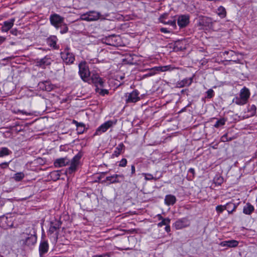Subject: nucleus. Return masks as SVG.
I'll list each match as a JSON object with an SVG mask.
<instances>
[{
    "label": "nucleus",
    "mask_w": 257,
    "mask_h": 257,
    "mask_svg": "<svg viewBox=\"0 0 257 257\" xmlns=\"http://www.w3.org/2000/svg\"><path fill=\"white\" fill-rule=\"evenodd\" d=\"M250 110L251 111H252L254 113L256 111V106L255 105H252L251 106H250Z\"/></svg>",
    "instance_id": "nucleus-53"
},
{
    "label": "nucleus",
    "mask_w": 257,
    "mask_h": 257,
    "mask_svg": "<svg viewBox=\"0 0 257 257\" xmlns=\"http://www.w3.org/2000/svg\"><path fill=\"white\" fill-rule=\"evenodd\" d=\"M36 242V235L31 232H28L27 230L20 234L18 240L19 244L23 247L34 245Z\"/></svg>",
    "instance_id": "nucleus-1"
},
{
    "label": "nucleus",
    "mask_w": 257,
    "mask_h": 257,
    "mask_svg": "<svg viewBox=\"0 0 257 257\" xmlns=\"http://www.w3.org/2000/svg\"><path fill=\"white\" fill-rule=\"evenodd\" d=\"M225 207H226V209L229 213H232L236 208L237 206L232 202H228L226 203L225 205Z\"/></svg>",
    "instance_id": "nucleus-31"
},
{
    "label": "nucleus",
    "mask_w": 257,
    "mask_h": 257,
    "mask_svg": "<svg viewBox=\"0 0 257 257\" xmlns=\"http://www.w3.org/2000/svg\"><path fill=\"white\" fill-rule=\"evenodd\" d=\"M124 149L125 146L123 143L119 144L111 155V158L118 157L124 151Z\"/></svg>",
    "instance_id": "nucleus-16"
},
{
    "label": "nucleus",
    "mask_w": 257,
    "mask_h": 257,
    "mask_svg": "<svg viewBox=\"0 0 257 257\" xmlns=\"http://www.w3.org/2000/svg\"><path fill=\"white\" fill-rule=\"evenodd\" d=\"M80 159V156L78 155H75L71 160L70 162V166L66 170V172L68 173L69 174H72L75 172L76 171L77 167L79 164Z\"/></svg>",
    "instance_id": "nucleus-11"
},
{
    "label": "nucleus",
    "mask_w": 257,
    "mask_h": 257,
    "mask_svg": "<svg viewBox=\"0 0 257 257\" xmlns=\"http://www.w3.org/2000/svg\"><path fill=\"white\" fill-rule=\"evenodd\" d=\"M239 95L243 98V99H244L246 102H247L250 96V92L249 89L246 87H244L240 90Z\"/></svg>",
    "instance_id": "nucleus-20"
},
{
    "label": "nucleus",
    "mask_w": 257,
    "mask_h": 257,
    "mask_svg": "<svg viewBox=\"0 0 257 257\" xmlns=\"http://www.w3.org/2000/svg\"><path fill=\"white\" fill-rule=\"evenodd\" d=\"M127 162L126 159L123 158L120 161L118 166L121 167H124L126 166Z\"/></svg>",
    "instance_id": "nucleus-40"
},
{
    "label": "nucleus",
    "mask_w": 257,
    "mask_h": 257,
    "mask_svg": "<svg viewBox=\"0 0 257 257\" xmlns=\"http://www.w3.org/2000/svg\"><path fill=\"white\" fill-rule=\"evenodd\" d=\"M49 19L51 24L56 29H58L59 26L64 22V18L57 14L51 15Z\"/></svg>",
    "instance_id": "nucleus-9"
},
{
    "label": "nucleus",
    "mask_w": 257,
    "mask_h": 257,
    "mask_svg": "<svg viewBox=\"0 0 257 257\" xmlns=\"http://www.w3.org/2000/svg\"><path fill=\"white\" fill-rule=\"evenodd\" d=\"M25 177V175L23 172H19L16 173L13 178L16 181H20Z\"/></svg>",
    "instance_id": "nucleus-33"
},
{
    "label": "nucleus",
    "mask_w": 257,
    "mask_h": 257,
    "mask_svg": "<svg viewBox=\"0 0 257 257\" xmlns=\"http://www.w3.org/2000/svg\"><path fill=\"white\" fill-rule=\"evenodd\" d=\"M234 54V52L233 51H226L223 52L222 55L225 56V55L230 54L231 56H232Z\"/></svg>",
    "instance_id": "nucleus-47"
},
{
    "label": "nucleus",
    "mask_w": 257,
    "mask_h": 257,
    "mask_svg": "<svg viewBox=\"0 0 257 257\" xmlns=\"http://www.w3.org/2000/svg\"><path fill=\"white\" fill-rule=\"evenodd\" d=\"M12 153V151L7 147L0 148V158L9 156Z\"/></svg>",
    "instance_id": "nucleus-28"
},
{
    "label": "nucleus",
    "mask_w": 257,
    "mask_h": 257,
    "mask_svg": "<svg viewBox=\"0 0 257 257\" xmlns=\"http://www.w3.org/2000/svg\"><path fill=\"white\" fill-rule=\"evenodd\" d=\"M116 39V37L113 36H109L106 39V41L108 42L107 44L111 46H115L116 44L113 41Z\"/></svg>",
    "instance_id": "nucleus-36"
},
{
    "label": "nucleus",
    "mask_w": 257,
    "mask_h": 257,
    "mask_svg": "<svg viewBox=\"0 0 257 257\" xmlns=\"http://www.w3.org/2000/svg\"><path fill=\"white\" fill-rule=\"evenodd\" d=\"M190 224V221L186 217L180 218L176 220L173 224V226L176 229L179 230L188 227Z\"/></svg>",
    "instance_id": "nucleus-8"
},
{
    "label": "nucleus",
    "mask_w": 257,
    "mask_h": 257,
    "mask_svg": "<svg viewBox=\"0 0 257 257\" xmlns=\"http://www.w3.org/2000/svg\"><path fill=\"white\" fill-rule=\"evenodd\" d=\"M157 74L156 70H154V67L152 68L150 72L147 74V76H151L155 75Z\"/></svg>",
    "instance_id": "nucleus-42"
},
{
    "label": "nucleus",
    "mask_w": 257,
    "mask_h": 257,
    "mask_svg": "<svg viewBox=\"0 0 257 257\" xmlns=\"http://www.w3.org/2000/svg\"><path fill=\"white\" fill-rule=\"evenodd\" d=\"M225 209H226V207H225V205H218L216 207V210L217 212L218 213L220 214L222 213L223 210Z\"/></svg>",
    "instance_id": "nucleus-38"
},
{
    "label": "nucleus",
    "mask_w": 257,
    "mask_h": 257,
    "mask_svg": "<svg viewBox=\"0 0 257 257\" xmlns=\"http://www.w3.org/2000/svg\"><path fill=\"white\" fill-rule=\"evenodd\" d=\"M254 208L249 203H247L243 208V213L246 215H250L254 211Z\"/></svg>",
    "instance_id": "nucleus-24"
},
{
    "label": "nucleus",
    "mask_w": 257,
    "mask_h": 257,
    "mask_svg": "<svg viewBox=\"0 0 257 257\" xmlns=\"http://www.w3.org/2000/svg\"><path fill=\"white\" fill-rule=\"evenodd\" d=\"M57 38L55 36L50 37L47 40L48 44L54 48H57Z\"/></svg>",
    "instance_id": "nucleus-26"
},
{
    "label": "nucleus",
    "mask_w": 257,
    "mask_h": 257,
    "mask_svg": "<svg viewBox=\"0 0 257 257\" xmlns=\"http://www.w3.org/2000/svg\"><path fill=\"white\" fill-rule=\"evenodd\" d=\"M176 202V197L173 195H167L165 196V203L167 205H173Z\"/></svg>",
    "instance_id": "nucleus-22"
},
{
    "label": "nucleus",
    "mask_w": 257,
    "mask_h": 257,
    "mask_svg": "<svg viewBox=\"0 0 257 257\" xmlns=\"http://www.w3.org/2000/svg\"><path fill=\"white\" fill-rule=\"evenodd\" d=\"M79 74L83 81H89L90 71L85 62H81L79 64Z\"/></svg>",
    "instance_id": "nucleus-3"
},
{
    "label": "nucleus",
    "mask_w": 257,
    "mask_h": 257,
    "mask_svg": "<svg viewBox=\"0 0 257 257\" xmlns=\"http://www.w3.org/2000/svg\"><path fill=\"white\" fill-rule=\"evenodd\" d=\"M124 178L123 175L121 174H114L113 175L107 176L106 177V180L108 181L109 183H120Z\"/></svg>",
    "instance_id": "nucleus-12"
},
{
    "label": "nucleus",
    "mask_w": 257,
    "mask_h": 257,
    "mask_svg": "<svg viewBox=\"0 0 257 257\" xmlns=\"http://www.w3.org/2000/svg\"><path fill=\"white\" fill-rule=\"evenodd\" d=\"M18 111L21 113V114H25L26 115H30L32 114V113L31 112H27L24 110H19Z\"/></svg>",
    "instance_id": "nucleus-46"
},
{
    "label": "nucleus",
    "mask_w": 257,
    "mask_h": 257,
    "mask_svg": "<svg viewBox=\"0 0 257 257\" xmlns=\"http://www.w3.org/2000/svg\"><path fill=\"white\" fill-rule=\"evenodd\" d=\"M9 162H4L0 164V167L2 168H7L9 166Z\"/></svg>",
    "instance_id": "nucleus-45"
},
{
    "label": "nucleus",
    "mask_w": 257,
    "mask_h": 257,
    "mask_svg": "<svg viewBox=\"0 0 257 257\" xmlns=\"http://www.w3.org/2000/svg\"><path fill=\"white\" fill-rule=\"evenodd\" d=\"M232 102H234L236 104L239 105H243L247 103V102L239 95L238 96L235 97L232 100Z\"/></svg>",
    "instance_id": "nucleus-29"
},
{
    "label": "nucleus",
    "mask_w": 257,
    "mask_h": 257,
    "mask_svg": "<svg viewBox=\"0 0 257 257\" xmlns=\"http://www.w3.org/2000/svg\"><path fill=\"white\" fill-rule=\"evenodd\" d=\"M69 162L67 158H61L56 160L54 164L56 167H62L68 165Z\"/></svg>",
    "instance_id": "nucleus-17"
},
{
    "label": "nucleus",
    "mask_w": 257,
    "mask_h": 257,
    "mask_svg": "<svg viewBox=\"0 0 257 257\" xmlns=\"http://www.w3.org/2000/svg\"><path fill=\"white\" fill-rule=\"evenodd\" d=\"M192 78H186L178 82L177 83V85L179 87L189 86L192 83Z\"/></svg>",
    "instance_id": "nucleus-21"
},
{
    "label": "nucleus",
    "mask_w": 257,
    "mask_h": 257,
    "mask_svg": "<svg viewBox=\"0 0 257 257\" xmlns=\"http://www.w3.org/2000/svg\"><path fill=\"white\" fill-rule=\"evenodd\" d=\"M60 226L61 223L58 220H55V221L51 222L48 231V234H57L58 230Z\"/></svg>",
    "instance_id": "nucleus-14"
},
{
    "label": "nucleus",
    "mask_w": 257,
    "mask_h": 257,
    "mask_svg": "<svg viewBox=\"0 0 257 257\" xmlns=\"http://www.w3.org/2000/svg\"><path fill=\"white\" fill-rule=\"evenodd\" d=\"M73 123L75 124L79 134H82L83 133L85 129V125L84 123L81 122H78L76 120H73Z\"/></svg>",
    "instance_id": "nucleus-30"
},
{
    "label": "nucleus",
    "mask_w": 257,
    "mask_h": 257,
    "mask_svg": "<svg viewBox=\"0 0 257 257\" xmlns=\"http://www.w3.org/2000/svg\"><path fill=\"white\" fill-rule=\"evenodd\" d=\"M160 31L162 33H166V34H167V33H169L170 32V31H169L167 28H162L161 29H160Z\"/></svg>",
    "instance_id": "nucleus-48"
},
{
    "label": "nucleus",
    "mask_w": 257,
    "mask_h": 257,
    "mask_svg": "<svg viewBox=\"0 0 257 257\" xmlns=\"http://www.w3.org/2000/svg\"><path fill=\"white\" fill-rule=\"evenodd\" d=\"M46 90H50L48 88H46Z\"/></svg>",
    "instance_id": "nucleus-56"
},
{
    "label": "nucleus",
    "mask_w": 257,
    "mask_h": 257,
    "mask_svg": "<svg viewBox=\"0 0 257 257\" xmlns=\"http://www.w3.org/2000/svg\"><path fill=\"white\" fill-rule=\"evenodd\" d=\"M189 172L192 173V174H194L195 173V170L193 168H190L189 169Z\"/></svg>",
    "instance_id": "nucleus-54"
},
{
    "label": "nucleus",
    "mask_w": 257,
    "mask_h": 257,
    "mask_svg": "<svg viewBox=\"0 0 257 257\" xmlns=\"http://www.w3.org/2000/svg\"><path fill=\"white\" fill-rule=\"evenodd\" d=\"M221 140L222 142H225L231 140V139H229V140L227 139V135L225 134L223 136H222Z\"/></svg>",
    "instance_id": "nucleus-44"
},
{
    "label": "nucleus",
    "mask_w": 257,
    "mask_h": 257,
    "mask_svg": "<svg viewBox=\"0 0 257 257\" xmlns=\"http://www.w3.org/2000/svg\"><path fill=\"white\" fill-rule=\"evenodd\" d=\"M145 178L147 180H150L154 179L153 175L151 174H144Z\"/></svg>",
    "instance_id": "nucleus-43"
},
{
    "label": "nucleus",
    "mask_w": 257,
    "mask_h": 257,
    "mask_svg": "<svg viewBox=\"0 0 257 257\" xmlns=\"http://www.w3.org/2000/svg\"><path fill=\"white\" fill-rule=\"evenodd\" d=\"M207 97L208 98H211L214 95V91L212 89H209L206 92Z\"/></svg>",
    "instance_id": "nucleus-41"
},
{
    "label": "nucleus",
    "mask_w": 257,
    "mask_h": 257,
    "mask_svg": "<svg viewBox=\"0 0 257 257\" xmlns=\"http://www.w3.org/2000/svg\"><path fill=\"white\" fill-rule=\"evenodd\" d=\"M102 16L99 12L95 11H89L86 13L80 14L79 20L86 22L97 21L101 19Z\"/></svg>",
    "instance_id": "nucleus-2"
},
{
    "label": "nucleus",
    "mask_w": 257,
    "mask_h": 257,
    "mask_svg": "<svg viewBox=\"0 0 257 257\" xmlns=\"http://www.w3.org/2000/svg\"><path fill=\"white\" fill-rule=\"evenodd\" d=\"M220 245L221 246H227L228 247V241L225 240L220 242Z\"/></svg>",
    "instance_id": "nucleus-50"
},
{
    "label": "nucleus",
    "mask_w": 257,
    "mask_h": 257,
    "mask_svg": "<svg viewBox=\"0 0 257 257\" xmlns=\"http://www.w3.org/2000/svg\"><path fill=\"white\" fill-rule=\"evenodd\" d=\"M159 220H161V222L158 223L157 225L159 227H161L163 226L170 224L171 220L169 218H164L161 214L158 215Z\"/></svg>",
    "instance_id": "nucleus-23"
},
{
    "label": "nucleus",
    "mask_w": 257,
    "mask_h": 257,
    "mask_svg": "<svg viewBox=\"0 0 257 257\" xmlns=\"http://www.w3.org/2000/svg\"><path fill=\"white\" fill-rule=\"evenodd\" d=\"M226 119L224 118H220L218 120L214 125V126L216 128L219 127L220 126H223L225 124Z\"/></svg>",
    "instance_id": "nucleus-35"
},
{
    "label": "nucleus",
    "mask_w": 257,
    "mask_h": 257,
    "mask_svg": "<svg viewBox=\"0 0 257 257\" xmlns=\"http://www.w3.org/2000/svg\"><path fill=\"white\" fill-rule=\"evenodd\" d=\"M168 15L166 14H163L162 16H161V17L159 18V20H160V22H161L162 23H163L164 24L169 25L174 28H176V20H174L172 21H166L165 20V19L166 18V17Z\"/></svg>",
    "instance_id": "nucleus-19"
},
{
    "label": "nucleus",
    "mask_w": 257,
    "mask_h": 257,
    "mask_svg": "<svg viewBox=\"0 0 257 257\" xmlns=\"http://www.w3.org/2000/svg\"><path fill=\"white\" fill-rule=\"evenodd\" d=\"M48 249L49 245L48 242L46 240L41 241L39 248L40 255H42L47 252Z\"/></svg>",
    "instance_id": "nucleus-18"
},
{
    "label": "nucleus",
    "mask_w": 257,
    "mask_h": 257,
    "mask_svg": "<svg viewBox=\"0 0 257 257\" xmlns=\"http://www.w3.org/2000/svg\"><path fill=\"white\" fill-rule=\"evenodd\" d=\"M60 29V33L61 34H65L68 31V28L67 27V25L66 24H65L64 22H63L60 26L59 28Z\"/></svg>",
    "instance_id": "nucleus-34"
},
{
    "label": "nucleus",
    "mask_w": 257,
    "mask_h": 257,
    "mask_svg": "<svg viewBox=\"0 0 257 257\" xmlns=\"http://www.w3.org/2000/svg\"><path fill=\"white\" fill-rule=\"evenodd\" d=\"M216 13L217 15L220 18H224L226 16V11L225 9L222 7L220 6L217 8L216 10Z\"/></svg>",
    "instance_id": "nucleus-27"
},
{
    "label": "nucleus",
    "mask_w": 257,
    "mask_h": 257,
    "mask_svg": "<svg viewBox=\"0 0 257 257\" xmlns=\"http://www.w3.org/2000/svg\"><path fill=\"white\" fill-rule=\"evenodd\" d=\"M165 229L166 232H169L171 230L170 224L166 225Z\"/></svg>",
    "instance_id": "nucleus-51"
},
{
    "label": "nucleus",
    "mask_w": 257,
    "mask_h": 257,
    "mask_svg": "<svg viewBox=\"0 0 257 257\" xmlns=\"http://www.w3.org/2000/svg\"><path fill=\"white\" fill-rule=\"evenodd\" d=\"M86 82L89 84H94L96 87L95 90H99V87L103 88L104 86V81L98 74H92L89 77V81Z\"/></svg>",
    "instance_id": "nucleus-6"
},
{
    "label": "nucleus",
    "mask_w": 257,
    "mask_h": 257,
    "mask_svg": "<svg viewBox=\"0 0 257 257\" xmlns=\"http://www.w3.org/2000/svg\"><path fill=\"white\" fill-rule=\"evenodd\" d=\"M6 38L3 36H0V45L5 41Z\"/></svg>",
    "instance_id": "nucleus-52"
},
{
    "label": "nucleus",
    "mask_w": 257,
    "mask_h": 257,
    "mask_svg": "<svg viewBox=\"0 0 257 257\" xmlns=\"http://www.w3.org/2000/svg\"><path fill=\"white\" fill-rule=\"evenodd\" d=\"M116 123V120H108L100 125L96 130L94 135L99 136L106 132L109 128L114 125Z\"/></svg>",
    "instance_id": "nucleus-5"
},
{
    "label": "nucleus",
    "mask_w": 257,
    "mask_h": 257,
    "mask_svg": "<svg viewBox=\"0 0 257 257\" xmlns=\"http://www.w3.org/2000/svg\"><path fill=\"white\" fill-rule=\"evenodd\" d=\"M96 91L102 95H104L108 93V91L107 89H102V88L99 87V90H96Z\"/></svg>",
    "instance_id": "nucleus-39"
},
{
    "label": "nucleus",
    "mask_w": 257,
    "mask_h": 257,
    "mask_svg": "<svg viewBox=\"0 0 257 257\" xmlns=\"http://www.w3.org/2000/svg\"><path fill=\"white\" fill-rule=\"evenodd\" d=\"M52 61L50 56L46 55L43 58L37 59L36 60V65L42 69H45L47 66H49L51 64Z\"/></svg>",
    "instance_id": "nucleus-10"
},
{
    "label": "nucleus",
    "mask_w": 257,
    "mask_h": 257,
    "mask_svg": "<svg viewBox=\"0 0 257 257\" xmlns=\"http://www.w3.org/2000/svg\"><path fill=\"white\" fill-rule=\"evenodd\" d=\"M93 257H96V256H93Z\"/></svg>",
    "instance_id": "nucleus-57"
},
{
    "label": "nucleus",
    "mask_w": 257,
    "mask_h": 257,
    "mask_svg": "<svg viewBox=\"0 0 257 257\" xmlns=\"http://www.w3.org/2000/svg\"><path fill=\"white\" fill-rule=\"evenodd\" d=\"M223 178L219 175H216L213 179L216 186H220L223 183Z\"/></svg>",
    "instance_id": "nucleus-32"
},
{
    "label": "nucleus",
    "mask_w": 257,
    "mask_h": 257,
    "mask_svg": "<svg viewBox=\"0 0 257 257\" xmlns=\"http://www.w3.org/2000/svg\"><path fill=\"white\" fill-rule=\"evenodd\" d=\"M189 16L188 15H181L178 17L177 23L180 28L186 27L189 23Z\"/></svg>",
    "instance_id": "nucleus-13"
},
{
    "label": "nucleus",
    "mask_w": 257,
    "mask_h": 257,
    "mask_svg": "<svg viewBox=\"0 0 257 257\" xmlns=\"http://www.w3.org/2000/svg\"><path fill=\"white\" fill-rule=\"evenodd\" d=\"M15 20L14 18L11 19L8 21H5L3 23V26L1 28L2 32H8L14 26Z\"/></svg>",
    "instance_id": "nucleus-15"
},
{
    "label": "nucleus",
    "mask_w": 257,
    "mask_h": 257,
    "mask_svg": "<svg viewBox=\"0 0 257 257\" xmlns=\"http://www.w3.org/2000/svg\"><path fill=\"white\" fill-rule=\"evenodd\" d=\"M174 69L171 65H166L163 66H156L154 67V70L158 72H165L167 71H172Z\"/></svg>",
    "instance_id": "nucleus-25"
},
{
    "label": "nucleus",
    "mask_w": 257,
    "mask_h": 257,
    "mask_svg": "<svg viewBox=\"0 0 257 257\" xmlns=\"http://www.w3.org/2000/svg\"><path fill=\"white\" fill-rule=\"evenodd\" d=\"M227 241L228 247H236L238 244V241L236 240L232 239Z\"/></svg>",
    "instance_id": "nucleus-37"
},
{
    "label": "nucleus",
    "mask_w": 257,
    "mask_h": 257,
    "mask_svg": "<svg viewBox=\"0 0 257 257\" xmlns=\"http://www.w3.org/2000/svg\"><path fill=\"white\" fill-rule=\"evenodd\" d=\"M140 92L138 90H134L131 93L125 94V102L127 103H135L140 99Z\"/></svg>",
    "instance_id": "nucleus-7"
},
{
    "label": "nucleus",
    "mask_w": 257,
    "mask_h": 257,
    "mask_svg": "<svg viewBox=\"0 0 257 257\" xmlns=\"http://www.w3.org/2000/svg\"><path fill=\"white\" fill-rule=\"evenodd\" d=\"M96 257H109L107 255H96Z\"/></svg>",
    "instance_id": "nucleus-55"
},
{
    "label": "nucleus",
    "mask_w": 257,
    "mask_h": 257,
    "mask_svg": "<svg viewBox=\"0 0 257 257\" xmlns=\"http://www.w3.org/2000/svg\"><path fill=\"white\" fill-rule=\"evenodd\" d=\"M136 172V168L135 166L134 165L131 166V176H133L135 174Z\"/></svg>",
    "instance_id": "nucleus-49"
},
{
    "label": "nucleus",
    "mask_w": 257,
    "mask_h": 257,
    "mask_svg": "<svg viewBox=\"0 0 257 257\" xmlns=\"http://www.w3.org/2000/svg\"><path fill=\"white\" fill-rule=\"evenodd\" d=\"M61 56L63 62L66 64H71L75 61V56L70 52L68 47H66L61 52Z\"/></svg>",
    "instance_id": "nucleus-4"
}]
</instances>
